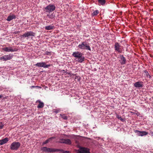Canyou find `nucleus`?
Instances as JSON below:
<instances>
[{
	"mask_svg": "<svg viewBox=\"0 0 153 153\" xmlns=\"http://www.w3.org/2000/svg\"><path fill=\"white\" fill-rule=\"evenodd\" d=\"M142 76H151L149 74L146 70L144 71L143 72Z\"/></svg>",
	"mask_w": 153,
	"mask_h": 153,
	"instance_id": "nucleus-18",
	"label": "nucleus"
},
{
	"mask_svg": "<svg viewBox=\"0 0 153 153\" xmlns=\"http://www.w3.org/2000/svg\"><path fill=\"white\" fill-rule=\"evenodd\" d=\"M16 17V16L14 14H13L12 15H10L7 17V20L8 21L10 22L13 19H15Z\"/></svg>",
	"mask_w": 153,
	"mask_h": 153,
	"instance_id": "nucleus-15",
	"label": "nucleus"
},
{
	"mask_svg": "<svg viewBox=\"0 0 153 153\" xmlns=\"http://www.w3.org/2000/svg\"><path fill=\"white\" fill-rule=\"evenodd\" d=\"M62 117L64 119L66 120L67 119V116L65 114H60Z\"/></svg>",
	"mask_w": 153,
	"mask_h": 153,
	"instance_id": "nucleus-29",
	"label": "nucleus"
},
{
	"mask_svg": "<svg viewBox=\"0 0 153 153\" xmlns=\"http://www.w3.org/2000/svg\"><path fill=\"white\" fill-rule=\"evenodd\" d=\"M37 102L39 103V104L37 106L38 108H42L44 106V103L41 102L40 100H38Z\"/></svg>",
	"mask_w": 153,
	"mask_h": 153,
	"instance_id": "nucleus-16",
	"label": "nucleus"
},
{
	"mask_svg": "<svg viewBox=\"0 0 153 153\" xmlns=\"http://www.w3.org/2000/svg\"><path fill=\"white\" fill-rule=\"evenodd\" d=\"M73 78L76 81H79L81 79L80 77H73Z\"/></svg>",
	"mask_w": 153,
	"mask_h": 153,
	"instance_id": "nucleus-27",
	"label": "nucleus"
},
{
	"mask_svg": "<svg viewBox=\"0 0 153 153\" xmlns=\"http://www.w3.org/2000/svg\"><path fill=\"white\" fill-rule=\"evenodd\" d=\"M98 2L100 5H104L106 2L105 0H98Z\"/></svg>",
	"mask_w": 153,
	"mask_h": 153,
	"instance_id": "nucleus-21",
	"label": "nucleus"
},
{
	"mask_svg": "<svg viewBox=\"0 0 153 153\" xmlns=\"http://www.w3.org/2000/svg\"><path fill=\"white\" fill-rule=\"evenodd\" d=\"M116 117L118 119L120 120L121 118V116H120L119 115H117Z\"/></svg>",
	"mask_w": 153,
	"mask_h": 153,
	"instance_id": "nucleus-33",
	"label": "nucleus"
},
{
	"mask_svg": "<svg viewBox=\"0 0 153 153\" xmlns=\"http://www.w3.org/2000/svg\"><path fill=\"white\" fill-rule=\"evenodd\" d=\"M55 28L54 26L52 25H49L45 27V29L47 30H52Z\"/></svg>",
	"mask_w": 153,
	"mask_h": 153,
	"instance_id": "nucleus-17",
	"label": "nucleus"
},
{
	"mask_svg": "<svg viewBox=\"0 0 153 153\" xmlns=\"http://www.w3.org/2000/svg\"><path fill=\"white\" fill-rule=\"evenodd\" d=\"M41 150L43 152H47L52 153L58 151L57 149L48 148L46 147H43L41 148Z\"/></svg>",
	"mask_w": 153,
	"mask_h": 153,
	"instance_id": "nucleus-8",
	"label": "nucleus"
},
{
	"mask_svg": "<svg viewBox=\"0 0 153 153\" xmlns=\"http://www.w3.org/2000/svg\"><path fill=\"white\" fill-rule=\"evenodd\" d=\"M35 33L32 31H28L24 33L23 35L21 36V39L27 37L29 38L30 36H35Z\"/></svg>",
	"mask_w": 153,
	"mask_h": 153,
	"instance_id": "nucleus-5",
	"label": "nucleus"
},
{
	"mask_svg": "<svg viewBox=\"0 0 153 153\" xmlns=\"http://www.w3.org/2000/svg\"><path fill=\"white\" fill-rule=\"evenodd\" d=\"M150 134L151 136H153V130L150 131Z\"/></svg>",
	"mask_w": 153,
	"mask_h": 153,
	"instance_id": "nucleus-32",
	"label": "nucleus"
},
{
	"mask_svg": "<svg viewBox=\"0 0 153 153\" xmlns=\"http://www.w3.org/2000/svg\"><path fill=\"white\" fill-rule=\"evenodd\" d=\"M134 86L136 88H140L143 87V82H137L134 84Z\"/></svg>",
	"mask_w": 153,
	"mask_h": 153,
	"instance_id": "nucleus-10",
	"label": "nucleus"
},
{
	"mask_svg": "<svg viewBox=\"0 0 153 153\" xmlns=\"http://www.w3.org/2000/svg\"><path fill=\"white\" fill-rule=\"evenodd\" d=\"M72 56L74 57L77 58V61L80 63L82 62L85 60V57L83 56L82 53L79 52H74Z\"/></svg>",
	"mask_w": 153,
	"mask_h": 153,
	"instance_id": "nucleus-1",
	"label": "nucleus"
},
{
	"mask_svg": "<svg viewBox=\"0 0 153 153\" xmlns=\"http://www.w3.org/2000/svg\"><path fill=\"white\" fill-rule=\"evenodd\" d=\"M67 74H69V75H71V73L70 72H68L67 73Z\"/></svg>",
	"mask_w": 153,
	"mask_h": 153,
	"instance_id": "nucleus-38",
	"label": "nucleus"
},
{
	"mask_svg": "<svg viewBox=\"0 0 153 153\" xmlns=\"http://www.w3.org/2000/svg\"><path fill=\"white\" fill-rule=\"evenodd\" d=\"M46 54H48V53H46Z\"/></svg>",
	"mask_w": 153,
	"mask_h": 153,
	"instance_id": "nucleus-41",
	"label": "nucleus"
},
{
	"mask_svg": "<svg viewBox=\"0 0 153 153\" xmlns=\"http://www.w3.org/2000/svg\"><path fill=\"white\" fill-rule=\"evenodd\" d=\"M78 47L82 50H88L90 51H91V48L90 46L88 44H87L86 42H82L81 44H79Z\"/></svg>",
	"mask_w": 153,
	"mask_h": 153,
	"instance_id": "nucleus-2",
	"label": "nucleus"
},
{
	"mask_svg": "<svg viewBox=\"0 0 153 153\" xmlns=\"http://www.w3.org/2000/svg\"><path fill=\"white\" fill-rule=\"evenodd\" d=\"M4 126V124L2 123H0V129H2Z\"/></svg>",
	"mask_w": 153,
	"mask_h": 153,
	"instance_id": "nucleus-31",
	"label": "nucleus"
},
{
	"mask_svg": "<svg viewBox=\"0 0 153 153\" xmlns=\"http://www.w3.org/2000/svg\"><path fill=\"white\" fill-rule=\"evenodd\" d=\"M148 134V132H146L145 131H141V136H145L147 135Z\"/></svg>",
	"mask_w": 153,
	"mask_h": 153,
	"instance_id": "nucleus-26",
	"label": "nucleus"
},
{
	"mask_svg": "<svg viewBox=\"0 0 153 153\" xmlns=\"http://www.w3.org/2000/svg\"><path fill=\"white\" fill-rule=\"evenodd\" d=\"M58 151L57 152H60V153H70V152L68 151H64L62 149H58Z\"/></svg>",
	"mask_w": 153,
	"mask_h": 153,
	"instance_id": "nucleus-20",
	"label": "nucleus"
},
{
	"mask_svg": "<svg viewBox=\"0 0 153 153\" xmlns=\"http://www.w3.org/2000/svg\"><path fill=\"white\" fill-rule=\"evenodd\" d=\"M0 60H2L3 61H4V56L0 57Z\"/></svg>",
	"mask_w": 153,
	"mask_h": 153,
	"instance_id": "nucleus-34",
	"label": "nucleus"
},
{
	"mask_svg": "<svg viewBox=\"0 0 153 153\" xmlns=\"http://www.w3.org/2000/svg\"><path fill=\"white\" fill-rule=\"evenodd\" d=\"M65 141L64 143L68 145H70L71 144V141L70 139H65Z\"/></svg>",
	"mask_w": 153,
	"mask_h": 153,
	"instance_id": "nucleus-23",
	"label": "nucleus"
},
{
	"mask_svg": "<svg viewBox=\"0 0 153 153\" xmlns=\"http://www.w3.org/2000/svg\"><path fill=\"white\" fill-rule=\"evenodd\" d=\"M134 132L135 133H137V134L138 136H141V131L137 130H134Z\"/></svg>",
	"mask_w": 153,
	"mask_h": 153,
	"instance_id": "nucleus-25",
	"label": "nucleus"
},
{
	"mask_svg": "<svg viewBox=\"0 0 153 153\" xmlns=\"http://www.w3.org/2000/svg\"><path fill=\"white\" fill-rule=\"evenodd\" d=\"M34 65L39 67H43L44 68H48L51 66L50 64H46V63L45 62H38Z\"/></svg>",
	"mask_w": 153,
	"mask_h": 153,
	"instance_id": "nucleus-7",
	"label": "nucleus"
},
{
	"mask_svg": "<svg viewBox=\"0 0 153 153\" xmlns=\"http://www.w3.org/2000/svg\"><path fill=\"white\" fill-rule=\"evenodd\" d=\"M47 16L50 19H53L55 17V15L53 13H52L51 15L48 14Z\"/></svg>",
	"mask_w": 153,
	"mask_h": 153,
	"instance_id": "nucleus-22",
	"label": "nucleus"
},
{
	"mask_svg": "<svg viewBox=\"0 0 153 153\" xmlns=\"http://www.w3.org/2000/svg\"><path fill=\"white\" fill-rule=\"evenodd\" d=\"M20 146L21 144L20 143L14 142L11 144L10 146V148L12 150H17Z\"/></svg>",
	"mask_w": 153,
	"mask_h": 153,
	"instance_id": "nucleus-4",
	"label": "nucleus"
},
{
	"mask_svg": "<svg viewBox=\"0 0 153 153\" xmlns=\"http://www.w3.org/2000/svg\"><path fill=\"white\" fill-rule=\"evenodd\" d=\"M13 57V55L11 54L4 55V61L11 59H12Z\"/></svg>",
	"mask_w": 153,
	"mask_h": 153,
	"instance_id": "nucleus-13",
	"label": "nucleus"
},
{
	"mask_svg": "<svg viewBox=\"0 0 153 153\" xmlns=\"http://www.w3.org/2000/svg\"><path fill=\"white\" fill-rule=\"evenodd\" d=\"M99 13V11L98 10H95L94 12L92 14V16H94L96 15H97Z\"/></svg>",
	"mask_w": 153,
	"mask_h": 153,
	"instance_id": "nucleus-24",
	"label": "nucleus"
},
{
	"mask_svg": "<svg viewBox=\"0 0 153 153\" xmlns=\"http://www.w3.org/2000/svg\"><path fill=\"white\" fill-rule=\"evenodd\" d=\"M2 97V96L1 95H0V98H1Z\"/></svg>",
	"mask_w": 153,
	"mask_h": 153,
	"instance_id": "nucleus-39",
	"label": "nucleus"
},
{
	"mask_svg": "<svg viewBox=\"0 0 153 153\" xmlns=\"http://www.w3.org/2000/svg\"><path fill=\"white\" fill-rule=\"evenodd\" d=\"M56 9L54 5L50 4L44 9V11L46 13H49L54 11Z\"/></svg>",
	"mask_w": 153,
	"mask_h": 153,
	"instance_id": "nucleus-3",
	"label": "nucleus"
},
{
	"mask_svg": "<svg viewBox=\"0 0 153 153\" xmlns=\"http://www.w3.org/2000/svg\"><path fill=\"white\" fill-rule=\"evenodd\" d=\"M120 120L123 122H124V119L122 118L120 119Z\"/></svg>",
	"mask_w": 153,
	"mask_h": 153,
	"instance_id": "nucleus-35",
	"label": "nucleus"
},
{
	"mask_svg": "<svg viewBox=\"0 0 153 153\" xmlns=\"http://www.w3.org/2000/svg\"><path fill=\"white\" fill-rule=\"evenodd\" d=\"M8 140L9 139L7 137L5 138L4 139L0 140V146L7 143Z\"/></svg>",
	"mask_w": 153,
	"mask_h": 153,
	"instance_id": "nucleus-14",
	"label": "nucleus"
},
{
	"mask_svg": "<svg viewBox=\"0 0 153 153\" xmlns=\"http://www.w3.org/2000/svg\"><path fill=\"white\" fill-rule=\"evenodd\" d=\"M65 139H63V138L60 139L59 142L61 143H65Z\"/></svg>",
	"mask_w": 153,
	"mask_h": 153,
	"instance_id": "nucleus-30",
	"label": "nucleus"
},
{
	"mask_svg": "<svg viewBox=\"0 0 153 153\" xmlns=\"http://www.w3.org/2000/svg\"><path fill=\"white\" fill-rule=\"evenodd\" d=\"M19 32V31H16V32L15 31V32H14V33L15 34H16L18 33Z\"/></svg>",
	"mask_w": 153,
	"mask_h": 153,
	"instance_id": "nucleus-37",
	"label": "nucleus"
},
{
	"mask_svg": "<svg viewBox=\"0 0 153 153\" xmlns=\"http://www.w3.org/2000/svg\"><path fill=\"white\" fill-rule=\"evenodd\" d=\"M37 86H31L30 88H35Z\"/></svg>",
	"mask_w": 153,
	"mask_h": 153,
	"instance_id": "nucleus-36",
	"label": "nucleus"
},
{
	"mask_svg": "<svg viewBox=\"0 0 153 153\" xmlns=\"http://www.w3.org/2000/svg\"><path fill=\"white\" fill-rule=\"evenodd\" d=\"M114 49L115 51L119 53L122 52L123 49V47L120 45L118 42H116L114 45Z\"/></svg>",
	"mask_w": 153,
	"mask_h": 153,
	"instance_id": "nucleus-6",
	"label": "nucleus"
},
{
	"mask_svg": "<svg viewBox=\"0 0 153 153\" xmlns=\"http://www.w3.org/2000/svg\"><path fill=\"white\" fill-rule=\"evenodd\" d=\"M78 153H90L89 149L85 147H81L78 150Z\"/></svg>",
	"mask_w": 153,
	"mask_h": 153,
	"instance_id": "nucleus-9",
	"label": "nucleus"
},
{
	"mask_svg": "<svg viewBox=\"0 0 153 153\" xmlns=\"http://www.w3.org/2000/svg\"><path fill=\"white\" fill-rule=\"evenodd\" d=\"M60 110L59 109H53V111L54 112L56 113H57L59 112L60 111Z\"/></svg>",
	"mask_w": 153,
	"mask_h": 153,
	"instance_id": "nucleus-28",
	"label": "nucleus"
},
{
	"mask_svg": "<svg viewBox=\"0 0 153 153\" xmlns=\"http://www.w3.org/2000/svg\"><path fill=\"white\" fill-rule=\"evenodd\" d=\"M120 61L121 64V65L125 64L126 62V59L122 55H120Z\"/></svg>",
	"mask_w": 153,
	"mask_h": 153,
	"instance_id": "nucleus-11",
	"label": "nucleus"
},
{
	"mask_svg": "<svg viewBox=\"0 0 153 153\" xmlns=\"http://www.w3.org/2000/svg\"><path fill=\"white\" fill-rule=\"evenodd\" d=\"M46 54H48V53H46Z\"/></svg>",
	"mask_w": 153,
	"mask_h": 153,
	"instance_id": "nucleus-40",
	"label": "nucleus"
},
{
	"mask_svg": "<svg viewBox=\"0 0 153 153\" xmlns=\"http://www.w3.org/2000/svg\"><path fill=\"white\" fill-rule=\"evenodd\" d=\"M54 138V137H52L50 138H49L45 142H43L42 143V145H44V144H46L49 142L52 139Z\"/></svg>",
	"mask_w": 153,
	"mask_h": 153,
	"instance_id": "nucleus-19",
	"label": "nucleus"
},
{
	"mask_svg": "<svg viewBox=\"0 0 153 153\" xmlns=\"http://www.w3.org/2000/svg\"><path fill=\"white\" fill-rule=\"evenodd\" d=\"M3 50L6 52H14L16 51L15 49H13L12 47H5L2 49Z\"/></svg>",
	"mask_w": 153,
	"mask_h": 153,
	"instance_id": "nucleus-12",
	"label": "nucleus"
}]
</instances>
